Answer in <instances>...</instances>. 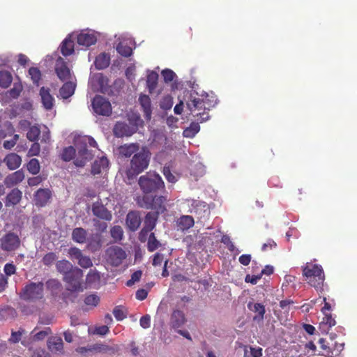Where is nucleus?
<instances>
[{"label":"nucleus","instance_id":"obj_1","mask_svg":"<svg viewBox=\"0 0 357 357\" xmlns=\"http://www.w3.org/2000/svg\"><path fill=\"white\" fill-rule=\"evenodd\" d=\"M208 94H199L196 91H190L186 100V105L188 109L192 113L195 110H202L203 112L197 113L196 115L199 116L200 123L204 122L209 119V115L206 110H209L211 107L215 105L213 101L208 99Z\"/></svg>","mask_w":357,"mask_h":357},{"label":"nucleus","instance_id":"obj_2","mask_svg":"<svg viewBox=\"0 0 357 357\" xmlns=\"http://www.w3.org/2000/svg\"><path fill=\"white\" fill-rule=\"evenodd\" d=\"M151 153L146 147H143L140 151L133 155L130 167L126 171L128 178H132L146 170L150 162Z\"/></svg>","mask_w":357,"mask_h":357},{"label":"nucleus","instance_id":"obj_3","mask_svg":"<svg viewBox=\"0 0 357 357\" xmlns=\"http://www.w3.org/2000/svg\"><path fill=\"white\" fill-rule=\"evenodd\" d=\"M303 275L310 286L317 291H323L325 275L321 266L307 263L303 267Z\"/></svg>","mask_w":357,"mask_h":357},{"label":"nucleus","instance_id":"obj_4","mask_svg":"<svg viewBox=\"0 0 357 357\" xmlns=\"http://www.w3.org/2000/svg\"><path fill=\"white\" fill-rule=\"evenodd\" d=\"M138 184L144 195L155 193L165 188L164 182L160 176L155 173L148 172L141 176Z\"/></svg>","mask_w":357,"mask_h":357},{"label":"nucleus","instance_id":"obj_5","mask_svg":"<svg viewBox=\"0 0 357 357\" xmlns=\"http://www.w3.org/2000/svg\"><path fill=\"white\" fill-rule=\"evenodd\" d=\"M167 198L165 196H150L143 195L137 199L138 205L146 209H151L155 211L154 213L160 214L164 213L166 208V203Z\"/></svg>","mask_w":357,"mask_h":357},{"label":"nucleus","instance_id":"obj_6","mask_svg":"<svg viewBox=\"0 0 357 357\" xmlns=\"http://www.w3.org/2000/svg\"><path fill=\"white\" fill-rule=\"evenodd\" d=\"M44 284L42 282L30 283L25 285L20 293V298L26 301L36 302L43 298Z\"/></svg>","mask_w":357,"mask_h":357},{"label":"nucleus","instance_id":"obj_7","mask_svg":"<svg viewBox=\"0 0 357 357\" xmlns=\"http://www.w3.org/2000/svg\"><path fill=\"white\" fill-rule=\"evenodd\" d=\"M83 271L75 267L69 273L63 277V281L67 284V289L70 291H82V280L83 278Z\"/></svg>","mask_w":357,"mask_h":357},{"label":"nucleus","instance_id":"obj_8","mask_svg":"<svg viewBox=\"0 0 357 357\" xmlns=\"http://www.w3.org/2000/svg\"><path fill=\"white\" fill-rule=\"evenodd\" d=\"M21 244V241L17 234L9 231L0 238V250L10 252L17 250Z\"/></svg>","mask_w":357,"mask_h":357},{"label":"nucleus","instance_id":"obj_9","mask_svg":"<svg viewBox=\"0 0 357 357\" xmlns=\"http://www.w3.org/2000/svg\"><path fill=\"white\" fill-rule=\"evenodd\" d=\"M92 107L98 115L109 116L112 114V105L105 98L97 95L92 101Z\"/></svg>","mask_w":357,"mask_h":357},{"label":"nucleus","instance_id":"obj_10","mask_svg":"<svg viewBox=\"0 0 357 357\" xmlns=\"http://www.w3.org/2000/svg\"><path fill=\"white\" fill-rule=\"evenodd\" d=\"M107 255L110 263L114 266H119L126 258V253L123 248L119 246H112L107 250Z\"/></svg>","mask_w":357,"mask_h":357},{"label":"nucleus","instance_id":"obj_11","mask_svg":"<svg viewBox=\"0 0 357 357\" xmlns=\"http://www.w3.org/2000/svg\"><path fill=\"white\" fill-rule=\"evenodd\" d=\"M137 123L135 126H130L124 122H117L114 127V135L117 137H128L135 133L137 129Z\"/></svg>","mask_w":357,"mask_h":357},{"label":"nucleus","instance_id":"obj_12","mask_svg":"<svg viewBox=\"0 0 357 357\" xmlns=\"http://www.w3.org/2000/svg\"><path fill=\"white\" fill-rule=\"evenodd\" d=\"M91 211L93 215L100 219L110 221L112 218V213L99 202L93 203Z\"/></svg>","mask_w":357,"mask_h":357},{"label":"nucleus","instance_id":"obj_13","mask_svg":"<svg viewBox=\"0 0 357 357\" xmlns=\"http://www.w3.org/2000/svg\"><path fill=\"white\" fill-rule=\"evenodd\" d=\"M55 72L61 81H66L70 77V69L67 66L66 62L61 57L56 61Z\"/></svg>","mask_w":357,"mask_h":357},{"label":"nucleus","instance_id":"obj_14","mask_svg":"<svg viewBox=\"0 0 357 357\" xmlns=\"http://www.w3.org/2000/svg\"><path fill=\"white\" fill-rule=\"evenodd\" d=\"M138 101L144 113V119L146 121H150L152 116V105L150 97L148 95L141 94Z\"/></svg>","mask_w":357,"mask_h":357},{"label":"nucleus","instance_id":"obj_15","mask_svg":"<svg viewBox=\"0 0 357 357\" xmlns=\"http://www.w3.org/2000/svg\"><path fill=\"white\" fill-rule=\"evenodd\" d=\"M142 222L141 217L138 211H129L126 215V223L131 231H135L138 229Z\"/></svg>","mask_w":357,"mask_h":357},{"label":"nucleus","instance_id":"obj_16","mask_svg":"<svg viewBox=\"0 0 357 357\" xmlns=\"http://www.w3.org/2000/svg\"><path fill=\"white\" fill-rule=\"evenodd\" d=\"M92 153L87 149L86 144L82 145L77 148V158L75 160V165L78 167H83L87 160L92 158Z\"/></svg>","mask_w":357,"mask_h":357},{"label":"nucleus","instance_id":"obj_17","mask_svg":"<svg viewBox=\"0 0 357 357\" xmlns=\"http://www.w3.org/2000/svg\"><path fill=\"white\" fill-rule=\"evenodd\" d=\"M186 318L183 311L174 310L170 317V326L174 329H178L186 322Z\"/></svg>","mask_w":357,"mask_h":357},{"label":"nucleus","instance_id":"obj_18","mask_svg":"<svg viewBox=\"0 0 357 357\" xmlns=\"http://www.w3.org/2000/svg\"><path fill=\"white\" fill-rule=\"evenodd\" d=\"M52 194L48 189H39L35 195V204L37 206L43 207L45 206L51 198Z\"/></svg>","mask_w":357,"mask_h":357},{"label":"nucleus","instance_id":"obj_19","mask_svg":"<svg viewBox=\"0 0 357 357\" xmlns=\"http://www.w3.org/2000/svg\"><path fill=\"white\" fill-rule=\"evenodd\" d=\"M109 167V160L105 156L96 160L91 167V174L97 175L101 174L104 171H107Z\"/></svg>","mask_w":357,"mask_h":357},{"label":"nucleus","instance_id":"obj_20","mask_svg":"<svg viewBox=\"0 0 357 357\" xmlns=\"http://www.w3.org/2000/svg\"><path fill=\"white\" fill-rule=\"evenodd\" d=\"M93 349V351L102 354H108L109 355L115 354L119 350V347L117 344H114L112 346L102 344V343H97L91 345V349Z\"/></svg>","mask_w":357,"mask_h":357},{"label":"nucleus","instance_id":"obj_21","mask_svg":"<svg viewBox=\"0 0 357 357\" xmlns=\"http://www.w3.org/2000/svg\"><path fill=\"white\" fill-rule=\"evenodd\" d=\"M24 178V174L22 170H17L8 176L4 180V184L7 188H11L18 184Z\"/></svg>","mask_w":357,"mask_h":357},{"label":"nucleus","instance_id":"obj_22","mask_svg":"<svg viewBox=\"0 0 357 357\" xmlns=\"http://www.w3.org/2000/svg\"><path fill=\"white\" fill-rule=\"evenodd\" d=\"M191 213L199 219L206 218L209 214L208 207L206 203L203 202H194L192 204Z\"/></svg>","mask_w":357,"mask_h":357},{"label":"nucleus","instance_id":"obj_23","mask_svg":"<svg viewBox=\"0 0 357 357\" xmlns=\"http://www.w3.org/2000/svg\"><path fill=\"white\" fill-rule=\"evenodd\" d=\"M22 192L18 188L13 189L6 196L5 205L6 207L17 205L22 199Z\"/></svg>","mask_w":357,"mask_h":357},{"label":"nucleus","instance_id":"obj_24","mask_svg":"<svg viewBox=\"0 0 357 357\" xmlns=\"http://www.w3.org/2000/svg\"><path fill=\"white\" fill-rule=\"evenodd\" d=\"M40 95L41 96L43 107L47 109H51L54 106V98L50 94V89L44 86L40 89Z\"/></svg>","mask_w":357,"mask_h":357},{"label":"nucleus","instance_id":"obj_25","mask_svg":"<svg viewBox=\"0 0 357 357\" xmlns=\"http://www.w3.org/2000/svg\"><path fill=\"white\" fill-rule=\"evenodd\" d=\"M96 42V37L93 33H80L77 36V43L82 46L89 47Z\"/></svg>","mask_w":357,"mask_h":357},{"label":"nucleus","instance_id":"obj_26","mask_svg":"<svg viewBox=\"0 0 357 357\" xmlns=\"http://www.w3.org/2000/svg\"><path fill=\"white\" fill-rule=\"evenodd\" d=\"M139 145L137 144L132 143L130 144H124L119 148V153L125 158H130L132 155L138 153Z\"/></svg>","mask_w":357,"mask_h":357},{"label":"nucleus","instance_id":"obj_27","mask_svg":"<svg viewBox=\"0 0 357 357\" xmlns=\"http://www.w3.org/2000/svg\"><path fill=\"white\" fill-rule=\"evenodd\" d=\"M324 314V317L319 324V329L322 333H328V330L336 324V321L331 313Z\"/></svg>","mask_w":357,"mask_h":357},{"label":"nucleus","instance_id":"obj_28","mask_svg":"<svg viewBox=\"0 0 357 357\" xmlns=\"http://www.w3.org/2000/svg\"><path fill=\"white\" fill-rule=\"evenodd\" d=\"M4 161L8 169L13 170L20 167L22 159L16 153H10L5 158Z\"/></svg>","mask_w":357,"mask_h":357},{"label":"nucleus","instance_id":"obj_29","mask_svg":"<svg viewBox=\"0 0 357 357\" xmlns=\"http://www.w3.org/2000/svg\"><path fill=\"white\" fill-rule=\"evenodd\" d=\"M75 84L72 82H66L61 87L59 94L63 99H67L74 94Z\"/></svg>","mask_w":357,"mask_h":357},{"label":"nucleus","instance_id":"obj_30","mask_svg":"<svg viewBox=\"0 0 357 357\" xmlns=\"http://www.w3.org/2000/svg\"><path fill=\"white\" fill-rule=\"evenodd\" d=\"M110 63V56L108 54L101 53L96 56L94 61L96 68L98 70H102L109 66Z\"/></svg>","mask_w":357,"mask_h":357},{"label":"nucleus","instance_id":"obj_31","mask_svg":"<svg viewBox=\"0 0 357 357\" xmlns=\"http://www.w3.org/2000/svg\"><path fill=\"white\" fill-rule=\"evenodd\" d=\"M87 231L82 227H76L73 230L72 239L78 243H84L86 241Z\"/></svg>","mask_w":357,"mask_h":357},{"label":"nucleus","instance_id":"obj_32","mask_svg":"<svg viewBox=\"0 0 357 357\" xmlns=\"http://www.w3.org/2000/svg\"><path fill=\"white\" fill-rule=\"evenodd\" d=\"M61 52L65 56H69L74 52V41L71 39V36H68L62 42Z\"/></svg>","mask_w":357,"mask_h":357},{"label":"nucleus","instance_id":"obj_33","mask_svg":"<svg viewBox=\"0 0 357 357\" xmlns=\"http://www.w3.org/2000/svg\"><path fill=\"white\" fill-rule=\"evenodd\" d=\"M48 348L54 352H61L63 349V340L60 337H52L47 342Z\"/></svg>","mask_w":357,"mask_h":357},{"label":"nucleus","instance_id":"obj_34","mask_svg":"<svg viewBox=\"0 0 357 357\" xmlns=\"http://www.w3.org/2000/svg\"><path fill=\"white\" fill-rule=\"evenodd\" d=\"M57 271L63 275V277L70 273L75 267L72 264L66 259L59 260L56 263Z\"/></svg>","mask_w":357,"mask_h":357},{"label":"nucleus","instance_id":"obj_35","mask_svg":"<svg viewBox=\"0 0 357 357\" xmlns=\"http://www.w3.org/2000/svg\"><path fill=\"white\" fill-rule=\"evenodd\" d=\"M158 218V214L149 212L146 214L144 220V231L153 230L155 225Z\"/></svg>","mask_w":357,"mask_h":357},{"label":"nucleus","instance_id":"obj_36","mask_svg":"<svg viewBox=\"0 0 357 357\" xmlns=\"http://www.w3.org/2000/svg\"><path fill=\"white\" fill-rule=\"evenodd\" d=\"M248 307L250 310L258 313L257 316L254 317V320H262L264 319L266 310L265 307L263 304L259 303L252 304L251 303H250L248 305Z\"/></svg>","mask_w":357,"mask_h":357},{"label":"nucleus","instance_id":"obj_37","mask_svg":"<svg viewBox=\"0 0 357 357\" xmlns=\"http://www.w3.org/2000/svg\"><path fill=\"white\" fill-rule=\"evenodd\" d=\"M194 219L190 215H182L177 222L178 226L182 230H187L194 225Z\"/></svg>","mask_w":357,"mask_h":357},{"label":"nucleus","instance_id":"obj_38","mask_svg":"<svg viewBox=\"0 0 357 357\" xmlns=\"http://www.w3.org/2000/svg\"><path fill=\"white\" fill-rule=\"evenodd\" d=\"M158 75L154 71H151L147 75L146 85L150 92H152L157 86Z\"/></svg>","mask_w":357,"mask_h":357},{"label":"nucleus","instance_id":"obj_39","mask_svg":"<svg viewBox=\"0 0 357 357\" xmlns=\"http://www.w3.org/2000/svg\"><path fill=\"white\" fill-rule=\"evenodd\" d=\"M13 80L12 75L10 72L2 70L0 71V86L3 89L8 88Z\"/></svg>","mask_w":357,"mask_h":357},{"label":"nucleus","instance_id":"obj_40","mask_svg":"<svg viewBox=\"0 0 357 357\" xmlns=\"http://www.w3.org/2000/svg\"><path fill=\"white\" fill-rule=\"evenodd\" d=\"M28 73L33 84L36 85L37 86H39L40 81L42 77V74L39 68L37 67H31L29 69Z\"/></svg>","mask_w":357,"mask_h":357},{"label":"nucleus","instance_id":"obj_41","mask_svg":"<svg viewBox=\"0 0 357 357\" xmlns=\"http://www.w3.org/2000/svg\"><path fill=\"white\" fill-rule=\"evenodd\" d=\"M22 89L23 86L22 83L15 82L13 88L6 92V95L10 98L16 99L20 96Z\"/></svg>","mask_w":357,"mask_h":357},{"label":"nucleus","instance_id":"obj_42","mask_svg":"<svg viewBox=\"0 0 357 357\" xmlns=\"http://www.w3.org/2000/svg\"><path fill=\"white\" fill-rule=\"evenodd\" d=\"M160 246V241L156 238L154 233H151L149 235L147 249L149 252L156 250Z\"/></svg>","mask_w":357,"mask_h":357},{"label":"nucleus","instance_id":"obj_43","mask_svg":"<svg viewBox=\"0 0 357 357\" xmlns=\"http://www.w3.org/2000/svg\"><path fill=\"white\" fill-rule=\"evenodd\" d=\"M319 344L325 356H333V351L332 344H331L330 342H328L325 338H320L319 340Z\"/></svg>","mask_w":357,"mask_h":357},{"label":"nucleus","instance_id":"obj_44","mask_svg":"<svg viewBox=\"0 0 357 357\" xmlns=\"http://www.w3.org/2000/svg\"><path fill=\"white\" fill-rule=\"evenodd\" d=\"M117 52L124 57L130 56L132 54V48L124 43H119L116 46Z\"/></svg>","mask_w":357,"mask_h":357},{"label":"nucleus","instance_id":"obj_45","mask_svg":"<svg viewBox=\"0 0 357 357\" xmlns=\"http://www.w3.org/2000/svg\"><path fill=\"white\" fill-rule=\"evenodd\" d=\"M200 126L198 122H192L190 126L186 128L183 133L187 137H193L199 131Z\"/></svg>","mask_w":357,"mask_h":357},{"label":"nucleus","instance_id":"obj_46","mask_svg":"<svg viewBox=\"0 0 357 357\" xmlns=\"http://www.w3.org/2000/svg\"><path fill=\"white\" fill-rule=\"evenodd\" d=\"M76 151L72 146L63 149L61 158L63 160L68 162L70 161L75 155Z\"/></svg>","mask_w":357,"mask_h":357},{"label":"nucleus","instance_id":"obj_47","mask_svg":"<svg viewBox=\"0 0 357 357\" xmlns=\"http://www.w3.org/2000/svg\"><path fill=\"white\" fill-rule=\"evenodd\" d=\"M111 236L114 239L115 241H119L122 240L123 237V231L121 226L115 225L110 229Z\"/></svg>","mask_w":357,"mask_h":357},{"label":"nucleus","instance_id":"obj_48","mask_svg":"<svg viewBox=\"0 0 357 357\" xmlns=\"http://www.w3.org/2000/svg\"><path fill=\"white\" fill-rule=\"evenodd\" d=\"M39 161L36 158H32L27 164V169L32 174H37L40 172Z\"/></svg>","mask_w":357,"mask_h":357},{"label":"nucleus","instance_id":"obj_49","mask_svg":"<svg viewBox=\"0 0 357 357\" xmlns=\"http://www.w3.org/2000/svg\"><path fill=\"white\" fill-rule=\"evenodd\" d=\"M40 130L37 126H32L27 132L26 137L31 142H36L38 139Z\"/></svg>","mask_w":357,"mask_h":357},{"label":"nucleus","instance_id":"obj_50","mask_svg":"<svg viewBox=\"0 0 357 357\" xmlns=\"http://www.w3.org/2000/svg\"><path fill=\"white\" fill-rule=\"evenodd\" d=\"M52 330L50 327L45 328L44 330L36 333L33 335V340L34 341L43 340L47 336L52 334Z\"/></svg>","mask_w":357,"mask_h":357},{"label":"nucleus","instance_id":"obj_51","mask_svg":"<svg viewBox=\"0 0 357 357\" xmlns=\"http://www.w3.org/2000/svg\"><path fill=\"white\" fill-rule=\"evenodd\" d=\"M57 259V257L54 252H48L47 253L42 259V262L44 265L47 266H50L54 264V262Z\"/></svg>","mask_w":357,"mask_h":357},{"label":"nucleus","instance_id":"obj_52","mask_svg":"<svg viewBox=\"0 0 357 357\" xmlns=\"http://www.w3.org/2000/svg\"><path fill=\"white\" fill-rule=\"evenodd\" d=\"M113 314L117 321H122L126 317V314L121 305L116 306L113 310Z\"/></svg>","mask_w":357,"mask_h":357},{"label":"nucleus","instance_id":"obj_53","mask_svg":"<svg viewBox=\"0 0 357 357\" xmlns=\"http://www.w3.org/2000/svg\"><path fill=\"white\" fill-rule=\"evenodd\" d=\"M100 302V298L96 294H90L87 296L84 299V303L86 305L96 307Z\"/></svg>","mask_w":357,"mask_h":357},{"label":"nucleus","instance_id":"obj_54","mask_svg":"<svg viewBox=\"0 0 357 357\" xmlns=\"http://www.w3.org/2000/svg\"><path fill=\"white\" fill-rule=\"evenodd\" d=\"M142 275V271H136L131 275V278L126 282V285L128 287L132 286L136 282L139 281Z\"/></svg>","mask_w":357,"mask_h":357},{"label":"nucleus","instance_id":"obj_55","mask_svg":"<svg viewBox=\"0 0 357 357\" xmlns=\"http://www.w3.org/2000/svg\"><path fill=\"white\" fill-rule=\"evenodd\" d=\"M162 76L163 77L164 81L167 83L170 82L174 80L176 77V74L174 72L170 69H165L161 73Z\"/></svg>","mask_w":357,"mask_h":357},{"label":"nucleus","instance_id":"obj_56","mask_svg":"<svg viewBox=\"0 0 357 357\" xmlns=\"http://www.w3.org/2000/svg\"><path fill=\"white\" fill-rule=\"evenodd\" d=\"M78 264L80 266H82L84 268H88L93 265L91 259L89 257L84 255H82L79 259H78Z\"/></svg>","mask_w":357,"mask_h":357},{"label":"nucleus","instance_id":"obj_57","mask_svg":"<svg viewBox=\"0 0 357 357\" xmlns=\"http://www.w3.org/2000/svg\"><path fill=\"white\" fill-rule=\"evenodd\" d=\"M46 287L52 291L57 290L61 287V283L56 279H50L46 282Z\"/></svg>","mask_w":357,"mask_h":357},{"label":"nucleus","instance_id":"obj_58","mask_svg":"<svg viewBox=\"0 0 357 357\" xmlns=\"http://www.w3.org/2000/svg\"><path fill=\"white\" fill-rule=\"evenodd\" d=\"M163 174L169 182L174 183L176 181V177L172 174L169 167L163 168Z\"/></svg>","mask_w":357,"mask_h":357},{"label":"nucleus","instance_id":"obj_59","mask_svg":"<svg viewBox=\"0 0 357 357\" xmlns=\"http://www.w3.org/2000/svg\"><path fill=\"white\" fill-rule=\"evenodd\" d=\"M3 271L6 276H10L15 273L16 272V267L12 263H7L5 264L3 268Z\"/></svg>","mask_w":357,"mask_h":357},{"label":"nucleus","instance_id":"obj_60","mask_svg":"<svg viewBox=\"0 0 357 357\" xmlns=\"http://www.w3.org/2000/svg\"><path fill=\"white\" fill-rule=\"evenodd\" d=\"M24 333V330L20 328L18 331H13L11 333V337L10 338V341L13 343L18 342L22 337V335Z\"/></svg>","mask_w":357,"mask_h":357},{"label":"nucleus","instance_id":"obj_61","mask_svg":"<svg viewBox=\"0 0 357 357\" xmlns=\"http://www.w3.org/2000/svg\"><path fill=\"white\" fill-rule=\"evenodd\" d=\"M139 324L143 328H149L151 326V317L149 314L142 316L140 318Z\"/></svg>","mask_w":357,"mask_h":357},{"label":"nucleus","instance_id":"obj_62","mask_svg":"<svg viewBox=\"0 0 357 357\" xmlns=\"http://www.w3.org/2000/svg\"><path fill=\"white\" fill-rule=\"evenodd\" d=\"M277 247V244L276 243L272 240V239H268L266 243H264L261 246V250L263 252H266V251H268L270 250H272L273 248H275Z\"/></svg>","mask_w":357,"mask_h":357},{"label":"nucleus","instance_id":"obj_63","mask_svg":"<svg viewBox=\"0 0 357 357\" xmlns=\"http://www.w3.org/2000/svg\"><path fill=\"white\" fill-rule=\"evenodd\" d=\"M109 332V327L107 326H100L96 327L94 331V333L100 335H105Z\"/></svg>","mask_w":357,"mask_h":357},{"label":"nucleus","instance_id":"obj_64","mask_svg":"<svg viewBox=\"0 0 357 357\" xmlns=\"http://www.w3.org/2000/svg\"><path fill=\"white\" fill-rule=\"evenodd\" d=\"M148 296V291L144 289H139L136 291L135 297L139 301H144Z\"/></svg>","mask_w":357,"mask_h":357}]
</instances>
